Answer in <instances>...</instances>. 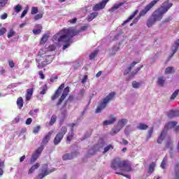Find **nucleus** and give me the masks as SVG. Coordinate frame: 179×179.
Returning a JSON list of instances; mask_svg holds the SVG:
<instances>
[{
    "label": "nucleus",
    "mask_w": 179,
    "mask_h": 179,
    "mask_svg": "<svg viewBox=\"0 0 179 179\" xmlns=\"http://www.w3.org/2000/svg\"><path fill=\"white\" fill-rule=\"evenodd\" d=\"M173 6V3L170 2V0H166L161 6L157 8L148 19L146 24L148 27H152V26L156 24V22H160L164 15L169 12V10Z\"/></svg>",
    "instance_id": "obj_1"
},
{
    "label": "nucleus",
    "mask_w": 179,
    "mask_h": 179,
    "mask_svg": "<svg viewBox=\"0 0 179 179\" xmlns=\"http://www.w3.org/2000/svg\"><path fill=\"white\" fill-rule=\"evenodd\" d=\"M71 92V88L67 86L65 87V83H62L55 92L54 94L51 96L52 101H55L60 96V99H58L56 106H59L62 104L64 100L66 99L68 94Z\"/></svg>",
    "instance_id": "obj_2"
},
{
    "label": "nucleus",
    "mask_w": 179,
    "mask_h": 179,
    "mask_svg": "<svg viewBox=\"0 0 179 179\" xmlns=\"http://www.w3.org/2000/svg\"><path fill=\"white\" fill-rule=\"evenodd\" d=\"M111 167L113 170L121 169L122 171H127V173L132 170L131 163L128 160L122 161L120 158L112 160Z\"/></svg>",
    "instance_id": "obj_3"
},
{
    "label": "nucleus",
    "mask_w": 179,
    "mask_h": 179,
    "mask_svg": "<svg viewBox=\"0 0 179 179\" xmlns=\"http://www.w3.org/2000/svg\"><path fill=\"white\" fill-rule=\"evenodd\" d=\"M115 92H111L109 93L108 95L106 96V98H104L102 101L100 102L99 106H97L95 113H101L102 110H104L106 107H107V105L111 101V100H114V98L115 97Z\"/></svg>",
    "instance_id": "obj_4"
},
{
    "label": "nucleus",
    "mask_w": 179,
    "mask_h": 179,
    "mask_svg": "<svg viewBox=\"0 0 179 179\" xmlns=\"http://www.w3.org/2000/svg\"><path fill=\"white\" fill-rule=\"evenodd\" d=\"M159 1L160 0H153L149 4L146 5L145 8L140 11L138 16L133 20V23L134 24H136V22H139L141 17L145 16L148 13V12H149V10H150V9H152L153 6H155V5H156V3H157V2H159Z\"/></svg>",
    "instance_id": "obj_5"
},
{
    "label": "nucleus",
    "mask_w": 179,
    "mask_h": 179,
    "mask_svg": "<svg viewBox=\"0 0 179 179\" xmlns=\"http://www.w3.org/2000/svg\"><path fill=\"white\" fill-rule=\"evenodd\" d=\"M73 30L72 28L63 29L58 34H55L53 36L54 41H58V43H62L66 38V36H69L71 32Z\"/></svg>",
    "instance_id": "obj_6"
},
{
    "label": "nucleus",
    "mask_w": 179,
    "mask_h": 179,
    "mask_svg": "<svg viewBox=\"0 0 179 179\" xmlns=\"http://www.w3.org/2000/svg\"><path fill=\"white\" fill-rule=\"evenodd\" d=\"M79 34V31H76V29H73L70 34L66 37L64 41H62V43H65V44L63 45V50H66L72 44L73 41L72 38L75 37V36H78Z\"/></svg>",
    "instance_id": "obj_7"
},
{
    "label": "nucleus",
    "mask_w": 179,
    "mask_h": 179,
    "mask_svg": "<svg viewBox=\"0 0 179 179\" xmlns=\"http://www.w3.org/2000/svg\"><path fill=\"white\" fill-rule=\"evenodd\" d=\"M68 132V128L65 126L62 127L61 129V131L58 132L53 141L54 145H59V143H61V141L64 139V136H65V134Z\"/></svg>",
    "instance_id": "obj_8"
},
{
    "label": "nucleus",
    "mask_w": 179,
    "mask_h": 179,
    "mask_svg": "<svg viewBox=\"0 0 179 179\" xmlns=\"http://www.w3.org/2000/svg\"><path fill=\"white\" fill-rule=\"evenodd\" d=\"M43 150H44V145H41L39 148H38L31 157V164H33V163H34V162H36V160L40 157V155H41Z\"/></svg>",
    "instance_id": "obj_9"
},
{
    "label": "nucleus",
    "mask_w": 179,
    "mask_h": 179,
    "mask_svg": "<svg viewBox=\"0 0 179 179\" xmlns=\"http://www.w3.org/2000/svg\"><path fill=\"white\" fill-rule=\"evenodd\" d=\"M108 1H110V0H103L100 3L94 5L92 7V10L94 12H97V10H101V9H104L106 8V5H107V3L108 2Z\"/></svg>",
    "instance_id": "obj_10"
},
{
    "label": "nucleus",
    "mask_w": 179,
    "mask_h": 179,
    "mask_svg": "<svg viewBox=\"0 0 179 179\" xmlns=\"http://www.w3.org/2000/svg\"><path fill=\"white\" fill-rule=\"evenodd\" d=\"M166 136H167V130L163 129L157 138V143L162 145L164 139H166Z\"/></svg>",
    "instance_id": "obj_11"
},
{
    "label": "nucleus",
    "mask_w": 179,
    "mask_h": 179,
    "mask_svg": "<svg viewBox=\"0 0 179 179\" xmlns=\"http://www.w3.org/2000/svg\"><path fill=\"white\" fill-rule=\"evenodd\" d=\"M167 149H170L173 150V140L171 137H169L165 142L164 150H167Z\"/></svg>",
    "instance_id": "obj_12"
},
{
    "label": "nucleus",
    "mask_w": 179,
    "mask_h": 179,
    "mask_svg": "<svg viewBox=\"0 0 179 179\" xmlns=\"http://www.w3.org/2000/svg\"><path fill=\"white\" fill-rule=\"evenodd\" d=\"M36 62H38L37 66L38 69H43L44 66H47V65L50 64L45 60H43L42 57H40L39 59L36 60Z\"/></svg>",
    "instance_id": "obj_13"
},
{
    "label": "nucleus",
    "mask_w": 179,
    "mask_h": 179,
    "mask_svg": "<svg viewBox=\"0 0 179 179\" xmlns=\"http://www.w3.org/2000/svg\"><path fill=\"white\" fill-rule=\"evenodd\" d=\"M167 117L169 118H177L179 117V110H171L167 113Z\"/></svg>",
    "instance_id": "obj_14"
},
{
    "label": "nucleus",
    "mask_w": 179,
    "mask_h": 179,
    "mask_svg": "<svg viewBox=\"0 0 179 179\" xmlns=\"http://www.w3.org/2000/svg\"><path fill=\"white\" fill-rule=\"evenodd\" d=\"M178 124V122L176 121L169 122L165 124V127L164 129H165V131H167L169 129H173V128H174Z\"/></svg>",
    "instance_id": "obj_15"
},
{
    "label": "nucleus",
    "mask_w": 179,
    "mask_h": 179,
    "mask_svg": "<svg viewBox=\"0 0 179 179\" xmlns=\"http://www.w3.org/2000/svg\"><path fill=\"white\" fill-rule=\"evenodd\" d=\"M166 84V77L160 76L157 78V85L159 86V87H163Z\"/></svg>",
    "instance_id": "obj_16"
},
{
    "label": "nucleus",
    "mask_w": 179,
    "mask_h": 179,
    "mask_svg": "<svg viewBox=\"0 0 179 179\" xmlns=\"http://www.w3.org/2000/svg\"><path fill=\"white\" fill-rule=\"evenodd\" d=\"M138 13H139V10H136L133 13V14L128 17L127 20L124 21V22L122 24V26H125V24H127V23L131 22V20H132V19H134V17H135V16L137 15Z\"/></svg>",
    "instance_id": "obj_17"
},
{
    "label": "nucleus",
    "mask_w": 179,
    "mask_h": 179,
    "mask_svg": "<svg viewBox=\"0 0 179 179\" xmlns=\"http://www.w3.org/2000/svg\"><path fill=\"white\" fill-rule=\"evenodd\" d=\"M178 48H179V39L175 41L174 45L172 46V54L170 56V58H171V57H173V55H174V54H176V52L178 51Z\"/></svg>",
    "instance_id": "obj_18"
},
{
    "label": "nucleus",
    "mask_w": 179,
    "mask_h": 179,
    "mask_svg": "<svg viewBox=\"0 0 179 179\" xmlns=\"http://www.w3.org/2000/svg\"><path fill=\"white\" fill-rule=\"evenodd\" d=\"M53 133H54L53 131H50L47 134V135L45 136V137L43 138V139L42 141L43 145H47V143H48V141H50V139L51 138V135H52Z\"/></svg>",
    "instance_id": "obj_19"
},
{
    "label": "nucleus",
    "mask_w": 179,
    "mask_h": 179,
    "mask_svg": "<svg viewBox=\"0 0 179 179\" xmlns=\"http://www.w3.org/2000/svg\"><path fill=\"white\" fill-rule=\"evenodd\" d=\"M53 171H55V169H50V171L46 169L43 171V173H39L38 175V177L39 179H43L44 178V177H45V176H48V174H51V173H53Z\"/></svg>",
    "instance_id": "obj_20"
},
{
    "label": "nucleus",
    "mask_w": 179,
    "mask_h": 179,
    "mask_svg": "<svg viewBox=\"0 0 179 179\" xmlns=\"http://www.w3.org/2000/svg\"><path fill=\"white\" fill-rule=\"evenodd\" d=\"M73 136H75V133H73V129H71V131L66 136V143H71V141L73 139Z\"/></svg>",
    "instance_id": "obj_21"
},
{
    "label": "nucleus",
    "mask_w": 179,
    "mask_h": 179,
    "mask_svg": "<svg viewBox=\"0 0 179 179\" xmlns=\"http://www.w3.org/2000/svg\"><path fill=\"white\" fill-rule=\"evenodd\" d=\"M34 92V88H29L27 90L26 101H29L33 96V92Z\"/></svg>",
    "instance_id": "obj_22"
},
{
    "label": "nucleus",
    "mask_w": 179,
    "mask_h": 179,
    "mask_svg": "<svg viewBox=\"0 0 179 179\" xmlns=\"http://www.w3.org/2000/svg\"><path fill=\"white\" fill-rule=\"evenodd\" d=\"M136 64H138V62H133L130 64V66L128 67V69L124 71V72L123 73V75L124 76H127V75H128V73H129V72H131V71H132V68H134V66H135V65H136Z\"/></svg>",
    "instance_id": "obj_23"
},
{
    "label": "nucleus",
    "mask_w": 179,
    "mask_h": 179,
    "mask_svg": "<svg viewBox=\"0 0 179 179\" xmlns=\"http://www.w3.org/2000/svg\"><path fill=\"white\" fill-rule=\"evenodd\" d=\"M110 117H111V120L103 121V125H111V124H113L114 122H115V121H117V119H116L115 117H114L113 116V115H111Z\"/></svg>",
    "instance_id": "obj_24"
},
{
    "label": "nucleus",
    "mask_w": 179,
    "mask_h": 179,
    "mask_svg": "<svg viewBox=\"0 0 179 179\" xmlns=\"http://www.w3.org/2000/svg\"><path fill=\"white\" fill-rule=\"evenodd\" d=\"M99 15V13H92L87 17V22H92L93 19H95V17H97Z\"/></svg>",
    "instance_id": "obj_25"
},
{
    "label": "nucleus",
    "mask_w": 179,
    "mask_h": 179,
    "mask_svg": "<svg viewBox=\"0 0 179 179\" xmlns=\"http://www.w3.org/2000/svg\"><path fill=\"white\" fill-rule=\"evenodd\" d=\"M173 179H179V164L177 163L175 166V172Z\"/></svg>",
    "instance_id": "obj_26"
},
{
    "label": "nucleus",
    "mask_w": 179,
    "mask_h": 179,
    "mask_svg": "<svg viewBox=\"0 0 179 179\" xmlns=\"http://www.w3.org/2000/svg\"><path fill=\"white\" fill-rule=\"evenodd\" d=\"M156 167V163L152 162L148 166V174H152L155 172V168Z\"/></svg>",
    "instance_id": "obj_27"
},
{
    "label": "nucleus",
    "mask_w": 179,
    "mask_h": 179,
    "mask_svg": "<svg viewBox=\"0 0 179 179\" xmlns=\"http://www.w3.org/2000/svg\"><path fill=\"white\" fill-rule=\"evenodd\" d=\"M38 167H40V164L39 163H36L34 165H33L29 170L28 173L29 174H31L33 173H34L35 170H37V169H38Z\"/></svg>",
    "instance_id": "obj_28"
},
{
    "label": "nucleus",
    "mask_w": 179,
    "mask_h": 179,
    "mask_svg": "<svg viewBox=\"0 0 179 179\" xmlns=\"http://www.w3.org/2000/svg\"><path fill=\"white\" fill-rule=\"evenodd\" d=\"M17 106L20 110H22L23 107V98L22 96L17 98Z\"/></svg>",
    "instance_id": "obj_29"
},
{
    "label": "nucleus",
    "mask_w": 179,
    "mask_h": 179,
    "mask_svg": "<svg viewBox=\"0 0 179 179\" xmlns=\"http://www.w3.org/2000/svg\"><path fill=\"white\" fill-rule=\"evenodd\" d=\"M128 122V120L127 119H122L118 121L117 125L120 127V129L124 128L125 127V124Z\"/></svg>",
    "instance_id": "obj_30"
},
{
    "label": "nucleus",
    "mask_w": 179,
    "mask_h": 179,
    "mask_svg": "<svg viewBox=\"0 0 179 179\" xmlns=\"http://www.w3.org/2000/svg\"><path fill=\"white\" fill-rule=\"evenodd\" d=\"M148 128L149 126L143 123H139V124L137 126V129H140L141 131H146V129Z\"/></svg>",
    "instance_id": "obj_31"
},
{
    "label": "nucleus",
    "mask_w": 179,
    "mask_h": 179,
    "mask_svg": "<svg viewBox=\"0 0 179 179\" xmlns=\"http://www.w3.org/2000/svg\"><path fill=\"white\" fill-rule=\"evenodd\" d=\"M124 5L123 2L120 3L119 4H115L110 10L109 12H115L118 8H120V6H122Z\"/></svg>",
    "instance_id": "obj_32"
},
{
    "label": "nucleus",
    "mask_w": 179,
    "mask_h": 179,
    "mask_svg": "<svg viewBox=\"0 0 179 179\" xmlns=\"http://www.w3.org/2000/svg\"><path fill=\"white\" fill-rule=\"evenodd\" d=\"M168 160H169V158L167 157V155H166L161 163L160 167H162L163 169H166V166L167 165Z\"/></svg>",
    "instance_id": "obj_33"
},
{
    "label": "nucleus",
    "mask_w": 179,
    "mask_h": 179,
    "mask_svg": "<svg viewBox=\"0 0 179 179\" xmlns=\"http://www.w3.org/2000/svg\"><path fill=\"white\" fill-rule=\"evenodd\" d=\"M62 159L63 160H71V159H73V156L72 154L67 153L63 155Z\"/></svg>",
    "instance_id": "obj_34"
},
{
    "label": "nucleus",
    "mask_w": 179,
    "mask_h": 179,
    "mask_svg": "<svg viewBox=\"0 0 179 179\" xmlns=\"http://www.w3.org/2000/svg\"><path fill=\"white\" fill-rule=\"evenodd\" d=\"M43 60L46 61L48 64H51L52 62V56L51 55H45L43 57Z\"/></svg>",
    "instance_id": "obj_35"
},
{
    "label": "nucleus",
    "mask_w": 179,
    "mask_h": 179,
    "mask_svg": "<svg viewBox=\"0 0 179 179\" xmlns=\"http://www.w3.org/2000/svg\"><path fill=\"white\" fill-rule=\"evenodd\" d=\"M5 166V162L0 159V176H3V167Z\"/></svg>",
    "instance_id": "obj_36"
},
{
    "label": "nucleus",
    "mask_w": 179,
    "mask_h": 179,
    "mask_svg": "<svg viewBox=\"0 0 179 179\" xmlns=\"http://www.w3.org/2000/svg\"><path fill=\"white\" fill-rule=\"evenodd\" d=\"M55 122H57V115H53L49 122V125L52 126Z\"/></svg>",
    "instance_id": "obj_37"
},
{
    "label": "nucleus",
    "mask_w": 179,
    "mask_h": 179,
    "mask_svg": "<svg viewBox=\"0 0 179 179\" xmlns=\"http://www.w3.org/2000/svg\"><path fill=\"white\" fill-rule=\"evenodd\" d=\"M143 68V65L141 66L140 67L136 69L134 71H133L131 74L130 76H131V78H134V76H135V75H136V73H138V72H139V71H141V69Z\"/></svg>",
    "instance_id": "obj_38"
},
{
    "label": "nucleus",
    "mask_w": 179,
    "mask_h": 179,
    "mask_svg": "<svg viewBox=\"0 0 179 179\" xmlns=\"http://www.w3.org/2000/svg\"><path fill=\"white\" fill-rule=\"evenodd\" d=\"M48 40V36H47V34L43 35L41 39L40 44L43 45L46 43Z\"/></svg>",
    "instance_id": "obj_39"
},
{
    "label": "nucleus",
    "mask_w": 179,
    "mask_h": 179,
    "mask_svg": "<svg viewBox=\"0 0 179 179\" xmlns=\"http://www.w3.org/2000/svg\"><path fill=\"white\" fill-rule=\"evenodd\" d=\"M174 72V68L171 66H169L165 69V73L169 75L170 73H173Z\"/></svg>",
    "instance_id": "obj_40"
},
{
    "label": "nucleus",
    "mask_w": 179,
    "mask_h": 179,
    "mask_svg": "<svg viewBox=\"0 0 179 179\" xmlns=\"http://www.w3.org/2000/svg\"><path fill=\"white\" fill-rule=\"evenodd\" d=\"M8 0H0V10H2V9L6 6V3H8Z\"/></svg>",
    "instance_id": "obj_41"
},
{
    "label": "nucleus",
    "mask_w": 179,
    "mask_h": 179,
    "mask_svg": "<svg viewBox=\"0 0 179 179\" xmlns=\"http://www.w3.org/2000/svg\"><path fill=\"white\" fill-rule=\"evenodd\" d=\"M110 149H114V146L113 145L109 144L106 147L104 148V150L103 151V154L105 155V153H107Z\"/></svg>",
    "instance_id": "obj_42"
},
{
    "label": "nucleus",
    "mask_w": 179,
    "mask_h": 179,
    "mask_svg": "<svg viewBox=\"0 0 179 179\" xmlns=\"http://www.w3.org/2000/svg\"><path fill=\"white\" fill-rule=\"evenodd\" d=\"M153 130H154L153 127H150V129L148 130V134L147 136L148 140H149V139H150V138H152V136L153 135Z\"/></svg>",
    "instance_id": "obj_43"
},
{
    "label": "nucleus",
    "mask_w": 179,
    "mask_h": 179,
    "mask_svg": "<svg viewBox=\"0 0 179 179\" xmlns=\"http://www.w3.org/2000/svg\"><path fill=\"white\" fill-rule=\"evenodd\" d=\"M98 54H99V50H94L93 52H92L90 55V59H94V57H97Z\"/></svg>",
    "instance_id": "obj_44"
},
{
    "label": "nucleus",
    "mask_w": 179,
    "mask_h": 179,
    "mask_svg": "<svg viewBox=\"0 0 179 179\" xmlns=\"http://www.w3.org/2000/svg\"><path fill=\"white\" fill-rule=\"evenodd\" d=\"M15 34L16 31H13V29H10L7 34V37L8 38H10L11 37H13V36H15Z\"/></svg>",
    "instance_id": "obj_45"
},
{
    "label": "nucleus",
    "mask_w": 179,
    "mask_h": 179,
    "mask_svg": "<svg viewBox=\"0 0 179 179\" xmlns=\"http://www.w3.org/2000/svg\"><path fill=\"white\" fill-rule=\"evenodd\" d=\"M120 131H121V127L120 129L115 127L112 129L110 134H111V135H115V134H118V132H120Z\"/></svg>",
    "instance_id": "obj_46"
},
{
    "label": "nucleus",
    "mask_w": 179,
    "mask_h": 179,
    "mask_svg": "<svg viewBox=\"0 0 179 179\" xmlns=\"http://www.w3.org/2000/svg\"><path fill=\"white\" fill-rule=\"evenodd\" d=\"M14 10L16 12V13H19L22 10V5H16L14 8Z\"/></svg>",
    "instance_id": "obj_47"
},
{
    "label": "nucleus",
    "mask_w": 179,
    "mask_h": 179,
    "mask_svg": "<svg viewBox=\"0 0 179 179\" xmlns=\"http://www.w3.org/2000/svg\"><path fill=\"white\" fill-rule=\"evenodd\" d=\"M179 90H176L171 96L170 99L171 100H174L178 96Z\"/></svg>",
    "instance_id": "obj_48"
},
{
    "label": "nucleus",
    "mask_w": 179,
    "mask_h": 179,
    "mask_svg": "<svg viewBox=\"0 0 179 179\" xmlns=\"http://www.w3.org/2000/svg\"><path fill=\"white\" fill-rule=\"evenodd\" d=\"M38 113V109H34L29 111V114L31 115V117H34V115H37V113Z\"/></svg>",
    "instance_id": "obj_49"
},
{
    "label": "nucleus",
    "mask_w": 179,
    "mask_h": 179,
    "mask_svg": "<svg viewBox=\"0 0 179 179\" xmlns=\"http://www.w3.org/2000/svg\"><path fill=\"white\" fill-rule=\"evenodd\" d=\"M89 27V24L84 25L80 27V30H76V31H78V33H80V31H85V30H87V28Z\"/></svg>",
    "instance_id": "obj_50"
},
{
    "label": "nucleus",
    "mask_w": 179,
    "mask_h": 179,
    "mask_svg": "<svg viewBox=\"0 0 179 179\" xmlns=\"http://www.w3.org/2000/svg\"><path fill=\"white\" fill-rule=\"evenodd\" d=\"M34 19L36 21L40 20V19H43V13H39V14L34 15Z\"/></svg>",
    "instance_id": "obj_51"
},
{
    "label": "nucleus",
    "mask_w": 179,
    "mask_h": 179,
    "mask_svg": "<svg viewBox=\"0 0 179 179\" xmlns=\"http://www.w3.org/2000/svg\"><path fill=\"white\" fill-rule=\"evenodd\" d=\"M132 86L134 89H138V87H140V86H141V83H139L136 81H133Z\"/></svg>",
    "instance_id": "obj_52"
},
{
    "label": "nucleus",
    "mask_w": 179,
    "mask_h": 179,
    "mask_svg": "<svg viewBox=\"0 0 179 179\" xmlns=\"http://www.w3.org/2000/svg\"><path fill=\"white\" fill-rule=\"evenodd\" d=\"M38 13V8L37 7H32L31 10V15H36Z\"/></svg>",
    "instance_id": "obj_53"
},
{
    "label": "nucleus",
    "mask_w": 179,
    "mask_h": 179,
    "mask_svg": "<svg viewBox=\"0 0 179 179\" xmlns=\"http://www.w3.org/2000/svg\"><path fill=\"white\" fill-rule=\"evenodd\" d=\"M40 129H41V127L40 125L36 126V127L34 128L33 129V133L34 134H38L40 131Z\"/></svg>",
    "instance_id": "obj_54"
},
{
    "label": "nucleus",
    "mask_w": 179,
    "mask_h": 179,
    "mask_svg": "<svg viewBox=\"0 0 179 179\" xmlns=\"http://www.w3.org/2000/svg\"><path fill=\"white\" fill-rule=\"evenodd\" d=\"M115 174H117V176H123V177H126V178L131 179L130 175H124L121 172H115Z\"/></svg>",
    "instance_id": "obj_55"
},
{
    "label": "nucleus",
    "mask_w": 179,
    "mask_h": 179,
    "mask_svg": "<svg viewBox=\"0 0 179 179\" xmlns=\"http://www.w3.org/2000/svg\"><path fill=\"white\" fill-rule=\"evenodd\" d=\"M47 90H48L47 85H44L42 91H41V92H40V94H45L47 93Z\"/></svg>",
    "instance_id": "obj_56"
},
{
    "label": "nucleus",
    "mask_w": 179,
    "mask_h": 179,
    "mask_svg": "<svg viewBox=\"0 0 179 179\" xmlns=\"http://www.w3.org/2000/svg\"><path fill=\"white\" fill-rule=\"evenodd\" d=\"M56 48H57V47H55V45H50L48 48V51H55Z\"/></svg>",
    "instance_id": "obj_57"
},
{
    "label": "nucleus",
    "mask_w": 179,
    "mask_h": 179,
    "mask_svg": "<svg viewBox=\"0 0 179 179\" xmlns=\"http://www.w3.org/2000/svg\"><path fill=\"white\" fill-rule=\"evenodd\" d=\"M31 122H33V119H31V117H29L27 119L25 124L26 125H30Z\"/></svg>",
    "instance_id": "obj_58"
},
{
    "label": "nucleus",
    "mask_w": 179,
    "mask_h": 179,
    "mask_svg": "<svg viewBox=\"0 0 179 179\" xmlns=\"http://www.w3.org/2000/svg\"><path fill=\"white\" fill-rule=\"evenodd\" d=\"M38 75L41 76V79L42 80H44V79H45V76H44V73H43V71H38Z\"/></svg>",
    "instance_id": "obj_59"
},
{
    "label": "nucleus",
    "mask_w": 179,
    "mask_h": 179,
    "mask_svg": "<svg viewBox=\"0 0 179 179\" xmlns=\"http://www.w3.org/2000/svg\"><path fill=\"white\" fill-rule=\"evenodd\" d=\"M6 33V28L3 27L0 29V36H3Z\"/></svg>",
    "instance_id": "obj_60"
},
{
    "label": "nucleus",
    "mask_w": 179,
    "mask_h": 179,
    "mask_svg": "<svg viewBox=\"0 0 179 179\" xmlns=\"http://www.w3.org/2000/svg\"><path fill=\"white\" fill-rule=\"evenodd\" d=\"M26 15H27V9H25L22 11V14H21V19H23V17H24L26 16Z\"/></svg>",
    "instance_id": "obj_61"
},
{
    "label": "nucleus",
    "mask_w": 179,
    "mask_h": 179,
    "mask_svg": "<svg viewBox=\"0 0 179 179\" xmlns=\"http://www.w3.org/2000/svg\"><path fill=\"white\" fill-rule=\"evenodd\" d=\"M33 33L34 34H40V33H41V29H34Z\"/></svg>",
    "instance_id": "obj_62"
},
{
    "label": "nucleus",
    "mask_w": 179,
    "mask_h": 179,
    "mask_svg": "<svg viewBox=\"0 0 179 179\" xmlns=\"http://www.w3.org/2000/svg\"><path fill=\"white\" fill-rule=\"evenodd\" d=\"M9 66L11 68H15V62H13V60L8 61Z\"/></svg>",
    "instance_id": "obj_63"
},
{
    "label": "nucleus",
    "mask_w": 179,
    "mask_h": 179,
    "mask_svg": "<svg viewBox=\"0 0 179 179\" xmlns=\"http://www.w3.org/2000/svg\"><path fill=\"white\" fill-rule=\"evenodd\" d=\"M8 17V14L4 13L3 15H1V20H5Z\"/></svg>",
    "instance_id": "obj_64"
}]
</instances>
